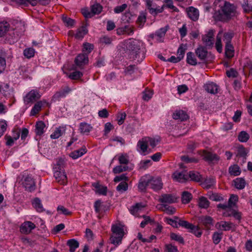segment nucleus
Returning <instances> with one entry per match:
<instances>
[{
	"label": "nucleus",
	"instance_id": "obj_22",
	"mask_svg": "<svg viewBox=\"0 0 252 252\" xmlns=\"http://www.w3.org/2000/svg\"><path fill=\"white\" fill-rule=\"evenodd\" d=\"M218 86L213 82L207 83L204 86V88L206 91L212 94L218 93Z\"/></svg>",
	"mask_w": 252,
	"mask_h": 252
},
{
	"label": "nucleus",
	"instance_id": "obj_17",
	"mask_svg": "<svg viewBox=\"0 0 252 252\" xmlns=\"http://www.w3.org/2000/svg\"><path fill=\"white\" fill-rule=\"evenodd\" d=\"M214 31L210 30L208 33L202 37V41L206 46H211L213 44Z\"/></svg>",
	"mask_w": 252,
	"mask_h": 252
},
{
	"label": "nucleus",
	"instance_id": "obj_20",
	"mask_svg": "<svg viewBox=\"0 0 252 252\" xmlns=\"http://www.w3.org/2000/svg\"><path fill=\"white\" fill-rule=\"evenodd\" d=\"M69 91L70 90L68 89L67 90H63L57 92L52 96L51 101L52 102L60 101L62 98L64 97Z\"/></svg>",
	"mask_w": 252,
	"mask_h": 252
},
{
	"label": "nucleus",
	"instance_id": "obj_59",
	"mask_svg": "<svg viewBox=\"0 0 252 252\" xmlns=\"http://www.w3.org/2000/svg\"><path fill=\"white\" fill-rule=\"evenodd\" d=\"M34 50L32 48H27L24 51V55L27 58L30 59L34 56Z\"/></svg>",
	"mask_w": 252,
	"mask_h": 252
},
{
	"label": "nucleus",
	"instance_id": "obj_14",
	"mask_svg": "<svg viewBox=\"0 0 252 252\" xmlns=\"http://www.w3.org/2000/svg\"><path fill=\"white\" fill-rule=\"evenodd\" d=\"M177 198L172 194H163L161 195L159 201L162 203L172 204L176 202Z\"/></svg>",
	"mask_w": 252,
	"mask_h": 252
},
{
	"label": "nucleus",
	"instance_id": "obj_31",
	"mask_svg": "<svg viewBox=\"0 0 252 252\" xmlns=\"http://www.w3.org/2000/svg\"><path fill=\"white\" fill-rule=\"evenodd\" d=\"M241 6L244 13H250L252 12V3L249 2V0H243Z\"/></svg>",
	"mask_w": 252,
	"mask_h": 252
},
{
	"label": "nucleus",
	"instance_id": "obj_60",
	"mask_svg": "<svg viewBox=\"0 0 252 252\" xmlns=\"http://www.w3.org/2000/svg\"><path fill=\"white\" fill-rule=\"evenodd\" d=\"M83 76V73L79 71H75L71 73L68 77L72 80H77Z\"/></svg>",
	"mask_w": 252,
	"mask_h": 252
},
{
	"label": "nucleus",
	"instance_id": "obj_3",
	"mask_svg": "<svg viewBox=\"0 0 252 252\" xmlns=\"http://www.w3.org/2000/svg\"><path fill=\"white\" fill-rule=\"evenodd\" d=\"M63 160L60 159L57 162L54 176L56 181L61 185H65L67 183V177L64 170L62 169Z\"/></svg>",
	"mask_w": 252,
	"mask_h": 252
},
{
	"label": "nucleus",
	"instance_id": "obj_7",
	"mask_svg": "<svg viewBox=\"0 0 252 252\" xmlns=\"http://www.w3.org/2000/svg\"><path fill=\"white\" fill-rule=\"evenodd\" d=\"M41 97L39 93L34 90L31 91L24 98V101L27 104L33 103L40 98Z\"/></svg>",
	"mask_w": 252,
	"mask_h": 252
},
{
	"label": "nucleus",
	"instance_id": "obj_55",
	"mask_svg": "<svg viewBox=\"0 0 252 252\" xmlns=\"http://www.w3.org/2000/svg\"><path fill=\"white\" fill-rule=\"evenodd\" d=\"M146 14L144 13H142L138 16L137 23L139 25V26L140 28L143 27L144 23L146 22Z\"/></svg>",
	"mask_w": 252,
	"mask_h": 252
},
{
	"label": "nucleus",
	"instance_id": "obj_32",
	"mask_svg": "<svg viewBox=\"0 0 252 252\" xmlns=\"http://www.w3.org/2000/svg\"><path fill=\"white\" fill-rule=\"evenodd\" d=\"M45 124L42 121H38L35 125V132L38 135H41L44 133Z\"/></svg>",
	"mask_w": 252,
	"mask_h": 252
},
{
	"label": "nucleus",
	"instance_id": "obj_39",
	"mask_svg": "<svg viewBox=\"0 0 252 252\" xmlns=\"http://www.w3.org/2000/svg\"><path fill=\"white\" fill-rule=\"evenodd\" d=\"M111 230L113 234L115 235L124 236V232L123 229L117 225H113Z\"/></svg>",
	"mask_w": 252,
	"mask_h": 252
},
{
	"label": "nucleus",
	"instance_id": "obj_29",
	"mask_svg": "<svg viewBox=\"0 0 252 252\" xmlns=\"http://www.w3.org/2000/svg\"><path fill=\"white\" fill-rule=\"evenodd\" d=\"M233 225V223L231 222L221 221L220 222H217L216 227L219 228L222 227L224 231L229 230Z\"/></svg>",
	"mask_w": 252,
	"mask_h": 252
},
{
	"label": "nucleus",
	"instance_id": "obj_50",
	"mask_svg": "<svg viewBox=\"0 0 252 252\" xmlns=\"http://www.w3.org/2000/svg\"><path fill=\"white\" fill-rule=\"evenodd\" d=\"M170 238L171 240L178 242L180 244H184L185 243L184 238L181 235L175 233H170Z\"/></svg>",
	"mask_w": 252,
	"mask_h": 252
},
{
	"label": "nucleus",
	"instance_id": "obj_35",
	"mask_svg": "<svg viewBox=\"0 0 252 252\" xmlns=\"http://www.w3.org/2000/svg\"><path fill=\"white\" fill-rule=\"evenodd\" d=\"M210 205L209 201L207 200V198L204 196H201L199 198L198 206L201 208L207 209L209 207Z\"/></svg>",
	"mask_w": 252,
	"mask_h": 252
},
{
	"label": "nucleus",
	"instance_id": "obj_1",
	"mask_svg": "<svg viewBox=\"0 0 252 252\" xmlns=\"http://www.w3.org/2000/svg\"><path fill=\"white\" fill-rule=\"evenodd\" d=\"M238 14L237 6L229 1H224L220 5V9L215 11L214 18L218 21L227 22Z\"/></svg>",
	"mask_w": 252,
	"mask_h": 252
},
{
	"label": "nucleus",
	"instance_id": "obj_23",
	"mask_svg": "<svg viewBox=\"0 0 252 252\" xmlns=\"http://www.w3.org/2000/svg\"><path fill=\"white\" fill-rule=\"evenodd\" d=\"M93 126L86 123H81L79 125V130L81 134H88L92 130Z\"/></svg>",
	"mask_w": 252,
	"mask_h": 252
},
{
	"label": "nucleus",
	"instance_id": "obj_48",
	"mask_svg": "<svg viewBox=\"0 0 252 252\" xmlns=\"http://www.w3.org/2000/svg\"><path fill=\"white\" fill-rule=\"evenodd\" d=\"M62 20L65 25L68 27H73L75 22L73 19L66 16H63Z\"/></svg>",
	"mask_w": 252,
	"mask_h": 252
},
{
	"label": "nucleus",
	"instance_id": "obj_52",
	"mask_svg": "<svg viewBox=\"0 0 252 252\" xmlns=\"http://www.w3.org/2000/svg\"><path fill=\"white\" fill-rule=\"evenodd\" d=\"M102 7L100 4L96 3L92 6L91 11L92 12L93 15H94V14H98L100 13L102 11Z\"/></svg>",
	"mask_w": 252,
	"mask_h": 252
},
{
	"label": "nucleus",
	"instance_id": "obj_8",
	"mask_svg": "<svg viewBox=\"0 0 252 252\" xmlns=\"http://www.w3.org/2000/svg\"><path fill=\"white\" fill-rule=\"evenodd\" d=\"M201 156L208 162H216L220 160V157L217 155L205 150L202 152Z\"/></svg>",
	"mask_w": 252,
	"mask_h": 252
},
{
	"label": "nucleus",
	"instance_id": "obj_41",
	"mask_svg": "<svg viewBox=\"0 0 252 252\" xmlns=\"http://www.w3.org/2000/svg\"><path fill=\"white\" fill-rule=\"evenodd\" d=\"M161 206L162 210L168 215H173L176 212V209L172 206L165 204H162Z\"/></svg>",
	"mask_w": 252,
	"mask_h": 252
},
{
	"label": "nucleus",
	"instance_id": "obj_36",
	"mask_svg": "<svg viewBox=\"0 0 252 252\" xmlns=\"http://www.w3.org/2000/svg\"><path fill=\"white\" fill-rule=\"evenodd\" d=\"M187 62L188 63L192 65H195L197 64L196 59L192 52H189L187 53Z\"/></svg>",
	"mask_w": 252,
	"mask_h": 252
},
{
	"label": "nucleus",
	"instance_id": "obj_25",
	"mask_svg": "<svg viewBox=\"0 0 252 252\" xmlns=\"http://www.w3.org/2000/svg\"><path fill=\"white\" fill-rule=\"evenodd\" d=\"M235 187L238 189H243L246 186V181L243 178H237L233 180Z\"/></svg>",
	"mask_w": 252,
	"mask_h": 252
},
{
	"label": "nucleus",
	"instance_id": "obj_6",
	"mask_svg": "<svg viewBox=\"0 0 252 252\" xmlns=\"http://www.w3.org/2000/svg\"><path fill=\"white\" fill-rule=\"evenodd\" d=\"M198 223L203 225L206 230H210L213 225L214 220L209 216H201L198 217Z\"/></svg>",
	"mask_w": 252,
	"mask_h": 252
},
{
	"label": "nucleus",
	"instance_id": "obj_40",
	"mask_svg": "<svg viewBox=\"0 0 252 252\" xmlns=\"http://www.w3.org/2000/svg\"><path fill=\"white\" fill-rule=\"evenodd\" d=\"M173 176L175 179L180 182H184L188 178V176L183 172L175 173Z\"/></svg>",
	"mask_w": 252,
	"mask_h": 252
},
{
	"label": "nucleus",
	"instance_id": "obj_38",
	"mask_svg": "<svg viewBox=\"0 0 252 252\" xmlns=\"http://www.w3.org/2000/svg\"><path fill=\"white\" fill-rule=\"evenodd\" d=\"M148 143L145 139V137L143 138L142 140H139L137 143V147L140 149L142 153H145L147 151L148 148Z\"/></svg>",
	"mask_w": 252,
	"mask_h": 252
},
{
	"label": "nucleus",
	"instance_id": "obj_54",
	"mask_svg": "<svg viewBox=\"0 0 252 252\" xmlns=\"http://www.w3.org/2000/svg\"><path fill=\"white\" fill-rule=\"evenodd\" d=\"M181 159L185 163H189L192 162L197 163L198 162V159L197 158H189L188 156H181Z\"/></svg>",
	"mask_w": 252,
	"mask_h": 252
},
{
	"label": "nucleus",
	"instance_id": "obj_19",
	"mask_svg": "<svg viewBox=\"0 0 252 252\" xmlns=\"http://www.w3.org/2000/svg\"><path fill=\"white\" fill-rule=\"evenodd\" d=\"M87 152V149L85 146H83L81 148L75 150L69 154V156L73 159H77L78 158L82 156Z\"/></svg>",
	"mask_w": 252,
	"mask_h": 252
},
{
	"label": "nucleus",
	"instance_id": "obj_43",
	"mask_svg": "<svg viewBox=\"0 0 252 252\" xmlns=\"http://www.w3.org/2000/svg\"><path fill=\"white\" fill-rule=\"evenodd\" d=\"M145 206L141 203H137L135 205L131 206L129 211L130 213L135 215L139 210H141Z\"/></svg>",
	"mask_w": 252,
	"mask_h": 252
},
{
	"label": "nucleus",
	"instance_id": "obj_44",
	"mask_svg": "<svg viewBox=\"0 0 252 252\" xmlns=\"http://www.w3.org/2000/svg\"><path fill=\"white\" fill-rule=\"evenodd\" d=\"M87 32L88 30L86 27L82 26L80 28L78 29L77 32L75 34V37L78 38H83Z\"/></svg>",
	"mask_w": 252,
	"mask_h": 252
},
{
	"label": "nucleus",
	"instance_id": "obj_34",
	"mask_svg": "<svg viewBox=\"0 0 252 252\" xmlns=\"http://www.w3.org/2000/svg\"><path fill=\"white\" fill-rule=\"evenodd\" d=\"M192 198V194L187 191H184L182 194V202L183 204H188Z\"/></svg>",
	"mask_w": 252,
	"mask_h": 252
},
{
	"label": "nucleus",
	"instance_id": "obj_27",
	"mask_svg": "<svg viewBox=\"0 0 252 252\" xmlns=\"http://www.w3.org/2000/svg\"><path fill=\"white\" fill-rule=\"evenodd\" d=\"M65 127L60 126L57 128L55 131L50 135L52 139H57L65 133Z\"/></svg>",
	"mask_w": 252,
	"mask_h": 252
},
{
	"label": "nucleus",
	"instance_id": "obj_24",
	"mask_svg": "<svg viewBox=\"0 0 252 252\" xmlns=\"http://www.w3.org/2000/svg\"><path fill=\"white\" fill-rule=\"evenodd\" d=\"M10 28V24L6 21L0 22V37L5 35Z\"/></svg>",
	"mask_w": 252,
	"mask_h": 252
},
{
	"label": "nucleus",
	"instance_id": "obj_4",
	"mask_svg": "<svg viewBox=\"0 0 252 252\" xmlns=\"http://www.w3.org/2000/svg\"><path fill=\"white\" fill-rule=\"evenodd\" d=\"M179 224V226L188 229L189 232L193 234L197 237H200L202 234V231L199 226L194 225L186 220H180Z\"/></svg>",
	"mask_w": 252,
	"mask_h": 252
},
{
	"label": "nucleus",
	"instance_id": "obj_2",
	"mask_svg": "<svg viewBox=\"0 0 252 252\" xmlns=\"http://www.w3.org/2000/svg\"><path fill=\"white\" fill-rule=\"evenodd\" d=\"M143 42L135 39H129L126 42V48L130 52L133 59H137L138 62H141L145 58L144 52L142 51L141 47Z\"/></svg>",
	"mask_w": 252,
	"mask_h": 252
},
{
	"label": "nucleus",
	"instance_id": "obj_63",
	"mask_svg": "<svg viewBox=\"0 0 252 252\" xmlns=\"http://www.w3.org/2000/svg\"><path fill=\"white\" fill-rule=\"evenodd\" d=\"M128 189V184L126 182H121L117 187V190L119 191H125Z\"/></svg>",
	"mask_w": 252,
	"mask_h": 252
},
{
	"label": "nucleus",
	"instance_id": "obj_46",
	"mask_svg": "<svg viewBox=\"0 0 252 252\" xmlns=\"http://www.w3.org/2000/svg\"><path fill=\"white\" fill-rule=\"evenodd\" d=\"M249 138V134L245 131H241L238 135V140L241 142H246Z\"/></svg>",
	"mask_w": 252,
	"mask_h": 252
},
{
	"label": "nucleus",
	"instance_id": "obj_62",
	"mask_svg": "<svg viewBox=\"0 0 252 252\" xmlns=\"http://www.w3.org/2000/svg\"><path fill=\"white\" fill-rule=\"evenodd\" d=\"M186 50V45L184 44H181L179 47L177 51V53L178 55V57L182 60L184 57V55L185 53V51Z\"/></svg>",
	"mask_w": 252,
	"mask_h": 252
},
{
	"label": "nucleus",
	"instance_id": "obj_57",
	"mask_svg": "<svg viewBox=\"0 0 252 252\" xmlns=\"http://www.w3.org/2000/svg\"><path fill=\"white\" fill-rule=\"evenodd\" d=\"M145 139L147 141L148 144L152 147L154 148L157 144L159 142V140L158 139H155L150 137H145Z\"/></svg>",
	"mask_w": 252,
	"mask_h": 252
},
{
	"label": "nucleus",
	"instance_id": "obj_5",
	"mask_svg": "<svg viewBox=\"0 0 252 252\" xmlns=\"http://www.w3.org/2000/svg\"><path fill=\"white\" fill-rule=\"evenodd\" d=\"M22 181V185L26 191L32 192L35 189V182L31 175H23Z\"/></svg>",
	"mask_w": 252,
	"mask_h": 252
},
{
	"label": "nucleus",
	"instance_id": "obj_18",
	"mask_svg": "<svg viewBox=\"0 0 252 252\" xmlns=\"http://www.w3.org/2000/svg\"><path fill=\"white\" fill-rule=\"evenodd\" d=\"M88 62V57L85 54H80L78 55L75 59V63L76 65L81 67Z\"/></svg>",
	"mask_w": 252,
	"mask_h": 252
},
{
	"label": "nucleus",
	"instance_id": "obj_47",
	"mask_svg": "<svg viewBox=\"0 0 252 252\" xmlns=\"http://www.w3.org/2000/svg\"><path fill=\"white\" fill-rule=\"evenodd\" d=\"M208 196L210 200L214 201H220L223 199V197L220 194L216 193L209 192Z\"/></svg>",
	"mask_w": 252,
	"mask_h": 252
},
{
	"label": "nucleus",
	"instance_id": "obj_12",
	"mask_svg": "<svg viewBox=\"0 0 252 252\" xmlns=\"http://www.w3.org/2000/svg\"><path fill=\"white\" fill-rule=\"evenodd\" d=\"M186 12L190 19L193 21L198 20L199 14V11L197 8L193 6H189L187 8Z\"/></svg>",
	"mask_w": 252,
	"mask_h": 252
},
{
	"label": "nucleus",
	"instance_id": "obj_15",
	"mask_svg": "<svg viewBox=\"0 0 252 252\" xmlns=\"http://www.w3.org/2000/svg\"><path fill=\"white\" fill-rule=\"evenodd\" d=\"M249 152V150L248 149L245 148L243 145H239L238 147L236 156L237 157L242 158L243 163L246 162Z\"/></svg>",
	"mask_w": 252,
	"mask_h": 252
},
{
	"label": "nucleus",
	"instance_id": "obj_21",
	"mask_svg": "<svg viewBox=\"0 0 252 252\" xmlns=\"http://www.w3.org/2000/svg\"><path fill=\"white\" fill-rule=\"evenodd\" d=\"M195 53L199 59L204 61L207 57L208 52L205 47L199 46L195 50Z\"/></svg>",
	"mask_w": 252,
	"mask_h": 252
},
{
	"label": "nucleus",
	"instance_id": "obj_45",
	"mask_svg": "<svg viewBox=\"0 0 252 252\" xmlns=\"http://www.w3.org/2000/svg\"><path fill=\"white\" fill-rule=\"evenodd\" d=\"M42 106V101H39L36 102L34 106L32 107L31 112V115H34L38 113L39 111L41 110V107Z\"/></svg>",
	"mask_w": 252,
	"mask_h": 252
},
{
	"label": "nucleus",
	"instance_id": "obj_30",
	"mask_svg": "<svg viewBox=\"0 0 252 252\" xmlns=\"http://www.w3.org/2000/svg\"><path fill=\"white\" fill-rule=\"evenodd\" d=\"M225 54L227 58H231L234 56V48L231 43H226L225 46Z\"/></svg>",
	"mask_w": 252,
	"mask_h": 252
},
{
	"label": "nucleus",
	"instance_id": "obj_28",
	"mask_svg": "<svg viewBox=\"0 0 252 252\" xmlns=\"http://www.w3.org/2000/svg\"><path fill=\"white\" fill-rule=\"evenodd\" d=\"M228 172L231 176H237L241 174V171L238 165L234 164L229 167Z\"/></svg>",
	"mask_w": 252,
	"mask_h": 252
},
{
	"label": "nucleus",
	"instance_id": "obj_9",
	"mask_svg": "<svg viewBox=\"0 0 252 252\" xmlns=\"http://www.w3.org/2000/svg\"><path fill=\"white\" fill-rule=\"evenodd\" d=\"M20 4L27 5L28 4L32 6H35L38 3L42 5H46L48 4L51 0H17Z\"/></svg>",
	"mask_w": 252,
	"mask_h": 252
},
{
	"label": "nucleus",
	"instance_id": "obj_16",
	"mask_svg": "<svg viewBox=\"0 0 252 252\" xmlns=\"http://www.w3.org/2000/svg\"><path fill=\"white\" fill-rule=\"evenodd\" d=\"M149 181V175L142 177L139 180L138 185L139 189L142 191H145L147 187L150 186Z\"/></svg>",
	"mask_w": 252,
	"mask_h": 252
},
{
	"label": "nucleus",
	"instance_id": "obj_64",
	"mask_svg": "<svg viewBox=\"0 0 252 252\" xmlns=\"http://www.w3.org/2000/svg\"><path fill=\"white\" fill-rule=\"evenodd\" d=\"M127 169L128 167L127 166L118 165L113 168V171L115 174H118L125 171Z\"/></svg>",
	"mask_w": 252,
	"mask_h": 252
},
{
	"label": "nucleus",
	"instance_id": "obj_58",
	"mask_svg": "<svg viewBox=\"0 0 252 252\" xmlns=\"http://www.w3.org/2000/svg\"><path fill=\"white\" fill-rule=\"evenodd\" d=\"M142 217L144 219V220L140 223V227L142 228H144L148 223H152L154 222V220L149 216L143 215Z\"/></svg>",
	"mask_w": 252,
	"mask_h": 252
},
{
	"label": "nucleus",
	"instance_id": "obj_42",
	"mask_svg": "<svg viewBox=\"0 0 252 252\" xmlns=\"http://www.w3.org/2000/svg\"><path fill=\"white\" fill-rule=\"evenodd\" d=\"M34 207L39 212L43 211V207L41 204V200L38 198H35L32 203Z\"/></svg>",
	"mask_w": 252,
	"mask_h": 252
},
{
	"label": "nucleus",
	"instance_id": "obj_11",
	"mask_svg": "<svg viewBox=\"0 0 252 252\" xmlns=\"http://www.w3.org/2000/svg\"><path fill=\"white\" fill-rule=\"evenodd\" d=\"M149 184L151 189L157 191L162 188V184L159 178H154L149 175Z\"/></svg>",
	"mask_w": 252,
	"mask_h": 252
},
{
	"label": "nucleus",
	"instance_id": "obj_13",
	"mask_svg": "<svg viewBox=\"0 0 252 252\" xmlns=\"http://www.w3.org/2000/svg\"><path fill=\"white\" fill-rule=\"evenodd\" d=\"M172 118L174 120L182 122L187 120L189 117L185 111L182 110H176L174 113H173Z\"/></svg>",
	"mask_w": 252,
	"mask_h": 252
},
{
	"label": "nucleus",
	"instance_id": "obj_56",
	"mask_svg": "<svg viewBox=\"0 0 252 252\" xmlns=\"http://www.w3.org/2000/svg\"><path fill=\"white\" fill-rule=\"evenodd\" d=\"M151 165V160L147 159L142 160L139 163V169L142 170H146Z\"/></svg>",
	"mask_w": 252,
	"mask_h": 252
},
{
	"label": "nucleus",
	"instance_id": "obj_61",
	"mask_svg": "<svg viewBox=\"0 0 252 252\" xmlns=\"http://www.w3.org/2000/svg\"><path fill=\"white\" fill-rule=\"evenodd\" d=\"M164 1L165 3L164 5V6H166L171 9H172L174 11H178V9L173 5V2L172 0H164Z\"/></svg>",
	"mask_w": 252,
	"mask_h": 252
},
{
	"label": "nucleus",
	"instance_id": "obj_53",
	"mask_svg": "<svg viewBox=\"0 0 252 252\" xmlns=\"http://www.w3.org/2000/svg\"><path fill=\"white\" fill-rule=\"evenodd\" d=\"M166 32L167 29L165 28H161L156 32V35L158 37L157 40L158 41H162L160 38L164 36Z\"/></svg>",
	"mask_w": 252,
	"mask_h": 252
},
{
	"label": "nucleus",
	"instance_id": "obj_49",
	"mask_svg": "<svg viewBox=\"0 0 252 252\" xmlns=\"http://www.w3.org/2000/svg\"><path fill=\"white\" fill-rule=\"evenodd\" d=\"M222 232H214L212 236L213 243L216 245L219 244L222 239Z\"/></svg>",
	"mask_w": 252,
	"mask_h": 252
},
{
	"label": "nucleus",
	"instance_id": "obj_51",
	"mask_svg": "<svg viewBox=\"0 0 252 252\" xmlns=\"http://www.w3.org/2000/svg\"><path fill=\"white\" fill-rule=\"evenodd\" d=\"M123 236L115 235L113 234L110 238L111 242L114 245L117 246L122 242Z\"/></svg>",
	"mask_w": 252,
	"mask_h": 252
},
{
	"label": "nucleus",
	"instance_id": "obj_37",
	"mask_svg": "<svg viewBox=\"0 0 252 252\" xmlns=\"http://www.w3.org/2000/svg\"><path fill=\"white\" fill-rule=\"evenodd\" d=\"M189 177L191 180L199 182L201 181V176L197 172L194 171H191L189 172Z\"/></svg>",
	"mask_w": 252,
	"mask_h": 252
},
{
	"label": "nucleus",
	"instance_id": "obj_10",
	"mask_svg": "<svg viewBox=\"0 0 252 252\" xmlns=\"http://www.w3.org/2000/svg\"><path fill=\"white\" fill-rule=\"evenodd\" d=\"M35 228V225L32 221L24 222L20 226V230L22 233L28 234Z\"/></svg>",
	"mask_w": 252,
	"mask_h": 252
},
{
	"label": "nucleus",
	"instance_id": "obj_33",
	"mask_svg": "<svg viewBox=\"0 0 252 252\" xmlns=\"http://www.w3.org/2000/svg\"><path fill=\"white\" fill-rule=\"evenodd\" d=\"M67 245L69 246L70 252H74L75 250L79 247V242L74 239L68 240L67 242Z\"/></svg>",
	"mask_w": 252,
	"mask_h": 252
},
{
	"label": "nucleus",
	"instance_id": "obj_26",
	"mask_svg": "<svg viewBox=\"0 0 252 252\" xmlns=\"http://www.w3.org/2000/svg\"><path fill=\"white\" fill-rule=\"evenodd\" d=\"M93 186L96 189V192L101 195H106L107 192V188L105 186H101L98 183H94Z\"/></svg>",
	"mask_w": 252,
	"mask_h": 252
}]
</instances>
